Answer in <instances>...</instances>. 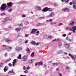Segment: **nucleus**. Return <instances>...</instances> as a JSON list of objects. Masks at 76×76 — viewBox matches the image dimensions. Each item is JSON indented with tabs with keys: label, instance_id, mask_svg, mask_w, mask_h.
Returning a JSON list of instances; mask_svg holds the SVG:
<instances>
[{
	"label": "nucleus",
	"instance_id": "39",
	"mask_svg": "<svg viewBox=\"0 0 76 76\" xmlns=\"http://www.w3.org/2000/svg\"><path fill=\"white\" fill-rule=\"evenodd\" d=\"M73 5H76V2H75V1H73Z\"/></svg>",
	"mask_w": 76,
	"mask_h": 76
},
{
	"label": "nucleus",
	"instance_id": "60",
	"mask_svg": "<svg viewBox=\"0 0 76 76\" xmlns=\"http://www.w3.org/2000/svg\"><path fill=\"white\" fill-rule=\"evenodd\" d=\"M49 20V21H50V22H51V21H52V19H50Z\"/></svg>",
	"mask_w": 76,
	"mask_h": 76
},
{
	"label": "nucleus",
	"instance_id": "42",
	"mask_svg": "<svg viewBox=\"0 0 76 76\" xmlns=\"http://www.w3.org/2000/svg\"><path fill=\"white\" fill-rule=\"evenodd\" d=\"M56 23H51V25H54V24H56Z\"/></svg>",
	"mask_w": 76,
	"mask_h": 76
},
{
	"label": "nucleus",
	"instance_id": "64",
	"mask_svg": "<svg viewBox=\"0 0 76 76\" xmlns=\"http://www.w3.org/2000/svg\"><path fill=\"white\" fill-rule=\"evenodd\" d=\"M70 5H71V4H72V3L70 2L69 4Z\"/></svg>",
	"mask_w": 76,
	"mask_h": 76
},
{
	"label": "nucleus",
	"instance_id": "28",
	"mask_svg": "<svg viewBox=\"0 0 76 76\" xmlns=\"http://www.w3.org/2000/svg\"><path fill=\"white\" fill-rule=\"evenodd\" d=\"M14 73V72L13 71H12V72L9 71L8 72V74L9 75L10 74V73Z\"/></svg>",
	"mask_w": 76,
	"mask_h": 76
},
{
	"label": "nucleus",
	"instance_id": "14",
	"mask_svg": "<svg viewBox=\"0 0 76 76\" xmlns=\"http://www.w3.org/2000/svg\"><path fill=\"white\" fill-rule=\"evenodd\" d=\"M64 46H65V47L67 48H69V47H70V45L67 44H65L64 45Z\"/></svg>",
	"mask_w": 76,
	"mask_h": 76
},
{
	"label": "nucleus",
	"instance_id": "51",
	"mask_svg": "<svg viewBox=\"0 0 76 76\" xmlns=\"http://www.w3.org/2000/svg\"><path fill=\"white\" fill-rule=\"evenodd\" d=\"M47 67V66L46 65H44L43 66V68H46V67Z\"/></svg>",
	"mask_w": 76,
	"mask_h": 76
},
{
	"label": "nucleus",
	"instance_id": "22",
	"mask_svg": "<svg viewBox=\"0 0 76 76\" xmlns=\"http://www.w3.org/2000/svg\"><path fill=\"white\" fill-rule=\"evenodd\" d=\"M31 44H33V45H35V44H36V42H31Z\"/></svg>",
	"mask_w": 76,
	"mask_h": 76
},
{
	"label": "nucleus",
	"instance_id": "37",
	"mask_svg": "<svg viewBox=\"0 0 76 76\" xmlns=\"http://www.w3.org/2000/svg\"><path fill=\"white\" fill-rule=\"evenodd\" d=\"M48 38H50V39H51V38H52V36H48Z\"/></svg>",
	"mask_w": 76,
	"mask_h": 76
},
{
	"label": "nucleus",
	"instance_id": "10",
	"mask_svg": "<svg viewBox=\"0 0 76 76\" xmlns=\"http://www.w3.org/2000/svg\"><path fill=\"white\" fill-rule=\"evenodd\" d=\"M8 20V19L7 18H4L3 21V23L4 24L6 23V21Z\"/></svg>",
	"mask_w": 76,
	"mask_h": 76
},
{
	"label": "nucleus",
	"instance_id": "3",
	"mask_svg": "<svg viewBox=\"0 0 76 76\" xmlns=\"http://www.w3.org/2000/svg\"><path fill=\"white\" fill-rule=\"evenodd\" d=\"M13 4L12 3V2H10L9 3H7V6H8V7H12V6L13 5Z\"/></svg>",
	"mask_w": 76,
	"mask_h": 76
},
{
	"label": "nucleus",
	"instance_id": "59",
	"mask_svg": "<svg viewBox=\"0 0 76 76\" xmlns=\"http://www.w3.org/2000/svg\"><path fill=\"white\" fill-rule=\"evenodd\" d=\"M61 53V51H60L59 52H58V54H60Z\"/></svg>",
	"mask_w": 76,
	"mask_h": 76
},
{
	"label": "nucleus",
	"instance_id": "24",
	"mask_svg": "<svg viewBox=\"0 0 76 76\" xmlns=\"http://www.w3.org/2000/svg\"><path fill=\"white\" fill-rule=\"evenodd\" d=\"M36 7H37V8H38V9L39 10H41V8H40V7H39L37 6H36Z\"/></svg>",
	"mask_w": 76,
	"mask_h": 76
},
{
	"label": "nucleus",
	"instance_id": "11",
	"mask_svg": "<svg viewBox=\"0 0 76 76\" xmlns=\"http://www.w3.org/2000/svg\"><path fill=\"white\" fill-rule=\"evenodd\" d=\"M26 58H26V56H25L24 57H23L22 59V61H26Z\"/></svg>",
	"mask_w": 76,
	"mask_h": 76
},
{
	"label": "nucleus",
	"instance_id": "36",
	"mask_svg": "<svg viewBox=\"0 0 76 76\" xmlns=\"http://www.w3.org/2000/svg\"><path fill=\"white\" fill-rule=\"evenodd\" d=\"M26 69L27 70H29V69H30V67L29 66H28L26 68Z\"/></svg>",
	"mask_w": 76,
	"mask_h": 76
},
{
	"label": "nucleus",
	"instance_id": "47",
	"mask_svg": "<svg viewBox=\"0 0 76 76\" xmlns=\"http://www.w3.org/2000/svg\"><path fill=\"white\" fill-rule=\"evenodd\" d=\"M26 16L25 15H22V17H23V18H25V17H26Z\"/></svg>",
	"mask_w": 76,
	"mask_h": 76
},
{
	"label": "nucleus",
	"instance_id": "4",
	"mask_svg": "<svg viewBox=\"0 0 76 76\" xmlns=\"http://www.w3.org/2000/svg\"><path fill=\"white\" fill-rule=\"evenodd\" d=\"M22 50V48L19 47H17L15 49V51H20Z\"/></svg>",
	"mask_w": 76,
	"mask_h": 76
},
{
	"label": "nucleus",
	"instance_id": "40",
	"mask_svg": "<svg viewBox=\"0 0 76 76\" xmlns=\"http://www.w3.org/2000/svg\"><path fill=\"white\" fill-rule=\"evenodd\" d=\"M38 63L37 62V63H36V64H35V66H38Z\"/></svg>",
	"mask_w": 76,
	"mask_h": 76
},
{
	"label": "nucleus",
	"instance_id": "55",
	"mask_svg": "<svg viewBox=\"0 0 76 76\" xmlns=\"http://www.w3.org/2000/svg\"><path fill=\"white\" fill-rule=\"evenodd\" d=\"M66 69L67 70H68V69H69V67H66Z\"/></svg>",
	"mask_w": 76,
	"mask_h": 76
},
{
	"label": "nucleus",
	"instance_id": "45",
	"mask_svg": "<svg viewBox=\"0 0 76 76\" xmlns=\"http://www.w3.org/2000/svg\"><path fill=\"white\" fill-rule=\"evenodd\" d=\"M62 36L63 37H66V34H63L62 35Z\"/></svg>",
	"mask_w": 76,
	"mask_h": 76
},
{
	"label": "nucleus",
	"instance_id": "63",
	"mask_svg": "<svg viewBox=\"0 0 76 76\" xmlns=\"http://www.w3.org/2000/svg\"><path fill=\"white\" fill-rule=\"evenodd\" d=\"M69 29H70V31H73V30H72V28H69Z\"/></svg>",
	"mask_w": 76,
	"mask_h": 76
},
{
	"label": "nucleus",
	"instance_id": "32",
	"mask_svg": "<svg viewBox=\"0 0 76 76\" xmlns=\"http://www.w3.org/2000/svg\"><path fill=\"white\" fill-rule=\"evenodd\" d=\"M73 7L74 9H76V5H73Z\"/></svg>",
	"mask_w": 76,
	"mask_h": 76
},
{
	"label": "nucleus",
	"instance_id": "2",
	"mask_svg": "<svg viewBox=\"0 0 76 76\" xmlns=\"http://www.w3.org/2000/svg\"><path fill=\"white\" fill-rule=\"evenodd\" d=\"M42 12H47V11H49L50 12H51L52 10L51 9L49 8H48V7H45L42 10Z\"/></svg>",
	"mask_w": 76,
	"mask_h": 76
},
{
	"label": "nucleus",
	"instance_id": "58",
	"mask_svg": "<svg viewBox=\"0 0 76 76\" xmlns=\"http://www.w3.org/2000/svg\"><path fill=\"white\" fill-rule=\"evenodd\" d=\"M59 76H62V75H61L60 73H59Z\"/></svg>",
	"mask_w": 76,
	"mask_h": 76
},
{
	"label": "nucleus",
	"instance_id": "48",
	"mask_svg": "<svg viewBox=\"0 0 76 76\" xmlns=\"http://www.w3.org/2000/svg\"><path fill=\"white\" fill-rule=\"evenodd\" d=\"M29 34H28V35L26 34L25 36L26 37H28V36H29Z\"/></svg>",
	"mask_w": 76,
	"mask_h": 76
},
{
	"label": "nucleus",
	"instance_id": "29",
	"mask_svg": "<svg viewBox=\"0 0 76 76\" xmlns=\"http://www.w3.org/2000/svg\"><path fill=\"white\" fill-rule=\"evenodd\" d=\"M64 1H65V2H66V3H68L69 1V0H64Z\"/></svg>",
	"mask_w": 76,
	"mask_h": 76
},
{
	"label": "nucleus",
	"instance_id": "33",
	"mask_svg": "<svg viewBox=\"0 0 76 76\" xmlns=\"http://www.w3.org/2000/svg\"><path fill=\"white\" fill-rule=\"evenodd\" d=\"M19 42H22V40L21 39H20L18 40Z\"/></svg>",
	"mask_w": 76,
	"mask_h": 76
},
{
	"label": "nucleus",
	"instance_id": "21",
	"mask_svg": "<svg viewBox=\"0 0 76 76\" xmlns=\"http://www.w3.org/2000/svg\"><path fill=\"white\" fill-rule=\"evenodd\" d=\"M34 52L32 53L31 55V56H33V57H34Z\"/></svg>",
	"mask_w": 76,
	"mask_h": 76
},
{
	"label": "nucleus",
	"instance_id": "61",
	"mask_svg": "<svg viewBox=\"0 0 76 76\" xmlns=\"http://www.w3.org/2000/svg\"><path fill=\"white\" fill-rule=\"evenodd\" d=\"M66 28L67 29H69V28L67 27H66Z\"/></svg>",
	"mask_w": 76,
	"mask_h": 76
},
{
	"label": "nucleus",
	"instance_id": "44",
	"mask_svg": "<svg viewBox=\"0 0 76 76\" xmlns=\"http://www.w3.org/2000/svg\"><path fill=\"white\" fill-rule=\"evenodd\" d=\"M58 40V41H59V40H60V39H55L53 41H57V40Z\"/></svg>",
	"mask_w": 76,
	"mask_h": 76
},
{
	"label": "nucleus",
	"instance_id": "25",
	"mask_svg": "<svg viewBox=\"0 0 76 76\" xmlns=\"http://www.w3.org/2000/svg\"><path fill=\"white\" fill-rule=\"evenodd\" d=\"M7 19H8V20H12V18H7Z\"/></svg>",
	"mask_w": 76,
	"mask_h": 76
},
{
	"label": "nucleus",
	"instance_id": "62",
	"mask_svg": "<svg viewBox=\"0 0 76 76\" xmlns=\"http://www.w3.org/2000/svg\"><path fill=\"white\" fill-rule=\"evenodd\" d=\"M68 39H69V37H66V39H67V40H68Z\"/></svg>",
	"mask_w": 76,
	"mask_h": 76
},
{
	"label": "nucleus",
	"instance_id": "12",
	"mask_svg": "<svg viewBox=\"0 0 76 76\" xmlns=\"http://www.w3.org/2000/svg\"><path fill=\"white\" fill-rule=\"evenodd\" d=\"M38 65L39 66H42L43 65V63H42V61H41L39 63H38Z\"/></svg>",
	"mask_w": 76,
	"mask_h": 76
},
{
	"label": "nucleus",
	"instance_id": "7",
	"mask_svg": "<svg viewBox=\"0 0 76 76\" xmlns=\"http://www.w3.org/2000/svg\"><path fill=\"white\" fill-rule=\"evenodd\" d=\"M5 41L7 42H8L9 44V43H10L11 42H12V41L11 40L8 39H5Z\"/></svg>",
	"mask_w": 76,
	"mask_h": 76
},
{
	"label": "nucleus",
	"instance_id": "9",
	"mask_svg": "<svg viewBox=\"0 0 76 76\" xmlns=\"http://www.w3.org/2000/svg\"><path fill=\"white\" fill-rule=\"evenodd\" d=\"M37 31V29H34L32 30V31L31 32V34H32V33H35L36 31Z\"/></svg>",
	"mask_w": 76,
	"mask_h": 76
},
{
	"label": "nucleus",
	"instance_id": "26",
	"mask_svg": "<svg viewBox=\"0 0 76 76\" xmlns=\"http://www.w3.org/2000/svg\"><path fill=\"white\" fill-rule=\"evenodd\" d=\"M1 16H4V15H5V13L4 12L2 13H1Z\"/></svg>",
	"mask_w": 76,
	"mask_h": 76
},
{
	"label": "nucleus",
	"instance_id": "18",
	"mask_svg": "<svg viewBox=\"0 0 76 76\" xmlns=\"http://www.w3.org/2000/svg\"><path fill=\"white\" fill-rule=\"evenodd\" d=\"M33 60H35V59H31V60L29 61V63H30V64H31V63H32L33 62Z\"/></svg>",
	"mask_w": 76,
	"mask_h": 76
},
{
	"label": "nucleus",
	"instance_id": "41",
	"mask_svg": "<svg viewBox=\"0 0 76 76\" xmlns=\"http://www.w3.org/2000/svg\"><path fill=\"white\" fill-rule=\"evenodd\" d=\"M44 17H41L39 18V19H44Z\"/></svg>",
	"mask_w": 76,
	"mask_h": 76
},
{
	"label": "nucleus",
	"instance_id": "38",
	"mask_svg": "<svg viewBox=\"0 0 76 76\" xmlns=\"http://www.w3.org/2000/svg\"><path fill=\"white\" fill-rule=\"evenodd\" d=\"M24 73H27V72H28V70H26L25 71H24Z\"/></svg>",
	"mask_w": 76,
	"mask_h": 76
},
{
	"label": "nucleus",
	"instance_id": "34",
	"mask_svg": "<svg viewBox=\"0 0 76 76\" xmlns=\"http://www.w3.org/2000/svg\"><path fill=\"white\" fill-rule=\"evenodd\" d=\"M8 65L10 66V67H11L12 66V64L10 63H9Z\"/></svg>",
	"mask_w": 76,
	"mask_h": 76
},
{
	"label": "nucleus",
	"instance_id": "19",
	"mask_svg": "<svg viewBox=\"0 0 76 76\" xmlns=\"http://www.w3.org/2000/svg\"><path fill=\"white\" fill-rule=\"evenodd\" d=\"M6 47V45H3L1 47V49L3 50V48H5Z\"/></svg>",
	"mask_w": 76,
	"mask_h": 76
},
{
	"label": "nucleus",
	"instance_id": "31",
	"mask_svg": "<svg viewBox=\"0 0 76 76\" xmlns=\"http://www.w3.org/2000/svg\"><path fill=\"white\" fill-rule=\"evenodd\" d=\"M53 16V14H52V13L50 14L49 16V17H48V18L49 17H52Z\"/></svg>",
	"mask_w": 76,
	"mask_h": 76
},
{
	"label": "nucleus",
	"instance_id": "54",
	"mask_svg": "<svg viewBox=\"0 0 76 76\" xmlns=\"http://www.w3.org/2000/svg\"><path fill=\"white\" fill-rule=\"evenodd\" d=\"M36 33H37V34H39V31H37L36 32Z\"/></svg>",
	"mask_w": 76,
	"mask_h": 76
},
{
	"label": "nucleus",
	"instance_id": "46",
	"mask_svg": "<svg viewBox=\"0 0 76 76\" xmlns=\"http://www.w3.org/2000/svg\"><path fill=\"white\" fill-rule=\"evenodd\" d=\"M10 58H9V59H7V60H6V62H7V61H9V60H10Z\"/></svg>",
	"mask_w": 76,
	"mask_h": 76
},
{
	"label": "nucleus",
	"instance_id": "15",
	"mask_svg": "<svg viewBox=\"0 0 76 76\" xmlns=\"http://www.w3.org/2000/svg\"><path fill=\"white\" fill-rule=\"evenodd\" d=\"M26 50L27 51V54L29 53L30 52V50H29V48H27Z\"/></svg>",
	"mask_w": 76,
	"mask_h": 76
},
{
	"label": "nucleus",
	"instance_id": "8",
	"mask_svg": "<svg viewBox=\"0 0 76 76\" xmlns=\"http://www.w3.org/2000/svg\"><path fill=\"white\" fill-rule=\"evenodd\" d=\"M69 56H70L73 60H75V57L72 55L71 54L69 53Z\"/></svg>",
	"mask_w": 76,
	"mask_h": 76
},
{
	"label": "nucleus",
	"instance_id": "6",
	"mask_svg": "<svg viewBox=\"0 0 76 76\" xmlns=\"http://www.w3.org/2000/svg\"><path fill=\"white\" fill-rule=\"evenodd\" d=\"M72 29H73V30L72 31V32H73L74 33L76 32V27L75 26L72 27Z\"/></svg>",
	"mask_w": 76,
	"mask_h": 76
},
{
	"label": "nucleus",
	"instance_id": "35",
	"mask_svg": "<svg viewBox=\"0 0 76 76\" xmlns=\"http://www.w3.org/2000/svg\"><path fill=\"white\" fill-rule=\"evenodd\" d=\"M12 9H10L8 11V12H12Z\"/></svg>",
	"mask_w": 76,
	"mask_h": 76
},
{
	"label": "nucleus",
	"instance_id": "27",
	"mask_svg": "<svg viewBox=\"0 0 76 76\" xmlns=\"http://www.w3.org/2000/svg\"><path fill=\"white\" fill-rule=\"evenodd\" d=\"M8 70V68H7V69H4V72H7V71Z\"/></svg>",
	"mask_w": 76,
	"mask_h": 76
},
{
	"label": "nucleus",
	"instance_id": "1",
	"mask_svg": "<svg viewBox=\"0 0 76 76\" xmlns=\"http://www.w3.org/2000/svg\"><path fill=\"white\" fill-rule=\"evenodd\" d=\"M6 8V5L5 4H2L0 7V10L1 11L4 10Z\"/></svg>",
	"mask_w": 76,
	"mask_h": 76
},
{
	"label": "nucleus",
	"instance_id": "49",
	"mask_svg": "<svg viewBox=\"0 0 76 76\" xmlns=\"http://www.w3.org/2000/svg\"><path fill=\"white\" fill-rule=\"evenodd\" d=\"M10 50H11L12 49V47H10L8 48Z\"/></svg>",
	"mask_w": 76,
	"mask_h": 76
},
{
	"label": "nucleus",
	"instance_id": "17",
	"mask_svg": "<svg viewBox=\"0 0 76 76\" xmlns=\"http://www.w3.org/2000/svg\"><path fill=\"white\" fill-rule=\"evenodd\" d=\"M21 58H22V55L20 54L18 57V59H21Z\"/></svg>",
	"mask_w": 76,
	"mask_h": 76
},
{
	"label": "nucleus",
	"instance_id": "16",
	"mask_svg": "<svg viewBox=\"0 0 76 76\" xmlns=\"http://www.w3.org/2000/svg\"><path fill=\"white\" fill-rule=\"evenodd\" d=\"M20 30V28H17L15 29V30L17 31V32H19Z\"/></svg>",
	"mask_w": 76,
	"mask_h": 76
},
{
	"label": "nucleus",
	"instance_id": "20",
	"mask_svg": "<svg viewBox=\"0 0 76 76\" xmlns=\"http://www.w3.org/2000/svg\"><path fill=\"white\" fill-rule=\"evenodd\" d=\"M74 21H72V22L71 23L69 24V25H72V26H73L74 25Z\"/></svg>",
	"mask_w": 76,
	"mask_h": 76
},
{
	"label": "nucleus",
	"instance_id": "57",
	"mask_svg": "<svg viewBox=\"0 0 76 76\" xmlns=\"http://www.w3.org/2000/svg\"><path fill=\"white\" fill-rule=\"evenodd\" d=\"M17 38H18V37H19V34H17Z\"/></svg>",
	"mask_w": 76,
	"mask_h": 76
},
{
	"label": "nucleus",
	"instance_id": "43",
	"mask_svg": "<svg viewBox=\"0 0 76 76\" xmlns=\"http://www.w3.org/2000/svg\"><path fill=\"white\" fill-rule=\"evenodd\" d=\"M62 45V44H61V43H59L58 44V46H59V47L61 46Z\"/></svg>",
	"mask_w": 76,
	"mask_h": 76
},
{
	"label": "nucleus",
	"instance_id": "50",
	"mask_svg": "<svg viewBox=\"0 0 76 76\" xmlns=\"http://www.w3.org/2000/svg\"><path fill=\"white\" fill-rule=\"evenodd\" d=\"M36 45H38L39 44V43H36Z\"/></svg>",
	"mask_w": 76,
	"mask_h": 76
},
{
	"label": "nucleus",
	"instance_id": "30",
	"mask_svg": "<svg viewBox=\"0 0 76 76\" xmlns=\"http://www.w3.org/2000/svg\"><path fill=\"white\" fill-rule=\"evenodd\" d=\"M63 24L62 23H59L58 25V26H60L61 25H63Z\"/></svg>",
	"mask_w": 76,
	"mask_h": 76
},
{
	"label": "nucleus",
	"instance_id": "13",
	"mask_svg": "<svg viewBox=\"0 0 76 76\" xmlns=\"http://www.w3.org/2000/svg\"><path fill=\"white\" fill-rule=\"evenodd\" d=\"M16 62V59H15L13 60V62L12 63V65L13 66H15V64Z\"/></svg>",
	"mask_w": 76,
	"mask_h": 76
},
{
	"label": "nucleus",
	"instance_id": "5",
	"mask_svg": "<svg viewBox=\"0 0 76 76\" xmlns=\"http://www.w3.org/2000/svg\"><path fill=\"white\" fill-rule=\"evenodd\" d=\"M69 9L65 8L64 9H62V10L63 12H69Z\"/></svg>",
	"mask_w": 76,
	"mask_h": 76
},
{
	"label": "nucleus",
	"instance_id": "53",
	"mask_svg": "<svg viewBox=\"0 0 76 76\" xmlns=\"http://www.w3.org/2000/svg\"><path fill=\"white\" fill-rule=\"evenodd\" d=\"M28 40H26L25 41V43H26V44H27V43H28Z\"/></svg>",
	"mask_w": 76,
	"mask_h": 76
},
{
	"label": "nucleus",
	"instance_id": "52",
	"mask_svg": "<svg viewBox=\"0 0 76 76\" xmlns=\"http://www.w3.org/2000/svg\"><path fill=\"white\" fill-rule=\"evenodd\" d=\"M26 69V67L24 66V67L23 68V70H25V69Z\"/></svg>",
	"mask_w": 76,
	"mask_h": 76
},
{
	"label": "nucleus",
	"instance_id": "56",
	"mask_svg": "<svg viewBox=\"0 0 76 76\" xmlns=\"http://www.w3.org/2000/svg\"><path fill=\"white\" fill-rule=\"evenodd\" d=\"M58 68H57L56 69V72H57V71H58Z\"/></svg>",
	"mask_w": 76,
	"mask_h": 76
},
{
	"label": "nucleus",
	"instance_id": "23",
	"mask_svg": "<svg viewBox=\"0 0 76 76\" xmlns=\"http://www.w3.org/2000/svg\"><path fill=\"white\" fill-rule=\"evenodd\" d=\"M3 65V63H0V67H1Z\"/></svg>",
	"mask_w": 76,
	"mask_h": 76
}]
</instances>
